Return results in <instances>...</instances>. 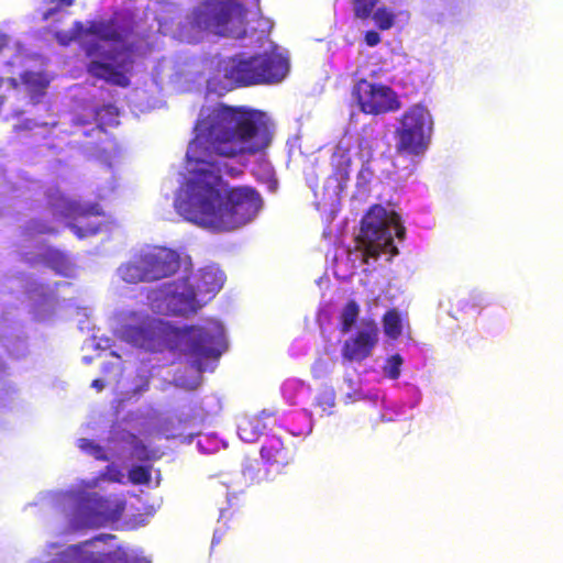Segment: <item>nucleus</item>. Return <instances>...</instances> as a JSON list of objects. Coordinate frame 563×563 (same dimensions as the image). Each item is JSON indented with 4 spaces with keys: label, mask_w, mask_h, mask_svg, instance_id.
I'll return each instance as SVG.
<instances>
[{
    "label": "nucleus",
    "mask_w": 563,
    "mask_h": 563,
    "mask_svg": "<svg viewBox=\"0 0 563 563\" xmlns=\"http://www.w3.org/2000/svg\"><path fill=\"white\" fill-rule=\"evenodd\" d=\"M273 126L265 112L218 102L202 107L194 125L186 159L192 165L184 196L175 201L186 220L218 232L232 231L252 221L262 208L260 194L250 187H228L220 158L264 152Z\"/></svg>",
    "instance_id": "1"
},
{
    "label": "nucleus",
    "mask_w": 563,
    "mask_h": 563,
    "mask_svg": "<svg viewBox=\"0 0 563 563\" xmlns=\"http://www.w3.org/2000/svg\"><path fill=\"white\" fill-rule=\"evenodd\" d=\"M191 24L218 36L243 38L247 9L236 0H206L194 9Z\"/></svg>",
    "instance_id": "2"
},
{
    "label": "nucleus",
    "mask_w": 563,
    "mask_h": 563,
    "mask_svg": "<svg viewBox=\"0 0 563 563\" xmlns=\"http://www.w3.org/2000/svg\"><path fill=\"white\" fill-rule=\"evenodd\" d=\"M180 267V256L165 246L142 250L119 267L120 277L129 284L152 283L174 275Z\"/></svg>",
    "instance_id": "3"
},
{
    "label": "nucleus",
    "mask_w": 563,
    "mask_h": 563,
    "mask_svg": "<svg viewBox=\"0 0 563 563\" xmlns=\"http://www.w3.org/2000/svg\"><path fill=\"white\" fill-rule=\"evenodd\" d=\"M178 336L184 343V355L199 373L209 362H216L225 349L224 329L219 321L209 320L202 325L183 328Z\"/></svg>",
    "instance_id": "4"
},
{
    "label": "nucleus",
    "mask_w": 563,
    "mask_h": 563,
    "mask_svg": "<svg viewBox=\"0 0 563 563\" xmlns=\"http://www.w3.org/2000/svg\"><path fill=\"white\" fill-rule=\"evenodd\" d=\"M433 121L422 104L410 107L399 119L395 129L396 152L402 155L423 154L431 140Z\"/></svg>",
    "instance_id": "5"
},
{
    "label": "nucleus",
    "mask_w": 563,
    "mask_h": 563,
    "mask_svg": "<svg viewBox=\"0 0 563 563\" xmlns=\"http://www.w3.org/2000/svg\"><path fill=\"white\" fill-rule=\"evenodd\" d=\"M82 49L86 57L90 58L86 65V71L91 77L117 87L130 86L129 73L133 64L130 56L117 60V54L102 51L101 45L97 42L84 44Z\"/></svg>",
    "instance_id": "6"
},
{
    "label": "nucleus",
    "mask_w": 563,
    "mask_h": 563,
    "mask_svg": "<svg viewBox=\"0 0 563 563\" xmlns=\"http://www.w3.org/2000/svg\"><path fill=\"white\" fill-rule=\"evenodd\" d=\"M357 247L362 250L364 261L377 258L387 247V209L373 205L361 221L356 236Z\"/></svg>",
    "instance_id": "7"
},
{
    "label": "nucleus",
    "mask_w": 563,
    "mask_h": 563,
    "mask_svg": "<svg viewBox=\"0 0 563 563\" xmlns=\"http://www.w3.org/2000/svg\"><path fill=\"white\" fill-rule=\"evenodd\" d=\"M260 455L267 467L266 479H268L271 472L286 474L295 464L296 448L291 442H285L280 437L271 434L265 438Z\"/></svg>",
    "instance_id": "8"
},
{
    "label": "nucleus",
    "mask_w": 563,
    "mask_h": 563,
    "mask_svg": "<svg viewBox=\"0 0 563 563\" xmlns=\"http://www.w3.org/2000/svg\"><path fill=\"white\" fill-rule=\"evenodd\" d=\"M219 70L230 85L236 87L261 84L257 55L247 58H244L242 55L229 57L223 60Z\"/></svg>",
    "instance_id": "9"
},
{
    "label": "nucleus",
    "mask_w": 563,
    "mask_h": 563,
    "mask_svg": "<svg viewBox=\"0 0 563 563\" xmlns=\"http://www.w3.org/2000/svg\"><path fill=\"white\" fill-rule=\"evenodd\" d=\"M219 70L230 85L236 87L261 84L257 55L247 58H244L242 55L229 57L223 60Z\"/></svg>",
    "instance_id": "10"
},
{
    "label": "nucleus",
    "mask_w": 563,
    "mask_h": 563,
    "mask_svg": "<svg viewBox=\"0 0 563 563\" xmlns=\"http://www.w3.org/2000/svg\"><path fill=\"white\" fill-rule=\"evenodd\" d=\"M378 327L374 321H363L356 333L344 341L341 354L343 361L362 362L378 341Z\"/></svg>",
    "instance_id": "11"
},
{
    "label": "nucleus",
    "mask_w": 563,
    "mask_h": 563,
    "mask_svg": "<svg viewBox=\"0 0 563 563\" xmlns=\"http://www.w3.org/2000/svg\"><path fill=\"white\" fill-rule=\"evenodd\" d=\"M352 95L362 112L380 114L387 111V86L380 82L360 79L353 87Z\"/></svg>",
    "instance_id": "12"
},
{
    "label": "nucleus",
    "mask_w": 563,
    "mask_h": 563,
    "mask_svg": "<svg viewBox=\"0 0 563 563\" xmlns=\"http://www.w3.org/2000/svg\"><path fill=\"white\" fill-rule=\"evenodd\" d=\"M134 29L135 23L132 18L120 15L89 22L85 34L93 35L104 42L123 43L134 33Z\"/></svg>",
    "instance_id": "13"
},
{
    "label": "nucleus",
    "mask_w": 563,
    "mask_h": 563,
    "mask_svg": "<svg viewBox=\"0 0 563 563\" xmlns=\"http://www.w3.org/2000/svg\"><path fill=\"white\" fill-rule=\"evenodd\" d=\"M205 302L191 287L186 277L166 296V308L169 314L187 317L196 313Z\"/></svg>",
    "instance_id": "14"
},
{
    "label": "nucleus",
    "mask_w": 563,
    "mask_h": 563,
    "mask_svg": "<svg viewBox=\"0 0 563 563\" xmlns=\"http://www.w3.org/2000/svg\"><path fill=\"white\" fill-rule=\"evenodd\" d=\"M92 540L68 548L63 555L64 563H128V556L120 548L110 552L91 551Z\"/></svg>",
    "instance_id": "15"
},
{
    "label": "nucleus",
    "mask_w": 563,
    "mask_h": 563,
    "mask_svg": "<svg viewBox=\"0 0 563 563\" xmlns=\"http://www.w3.org/2000/svg\"><path fill=\"white\" fill-rule=\"evenodd\" d=\"M257 63L261 84L279 82L289 70L287 58L274 52L257 54Z\"/></svg>",
    "instance_id": "16"
},
{
    "label": "nucleus",
    "mask_w": 563,
    "mask_h": 563,
    "mask_svg": "<svg viewBox=\"0 0 563 563\" xmlns=\"http://www.w3.org/2000/svg\"><path fill=\"white\" fill-rule=\"evenodd\" d=\"M186 279L205 303L221 289L224 282L223 275L212 267L200 269L197 274L186 277Z\"/></svg>",
    "instance_id": "17"
},
{
    "label": "nucleus",
    "mask_w": 563,
    "mask_h": 563,
    "mask_svg": "<svg viewBox=\"0 0 563 563\" xmlns=\"http://www.w3.org/2000/svg\"><path fill=\"white\" fill-rule=\"evenodd\" d=\"M377 2L378 0H352L353 13L360 20L372 18L376 26L385 31L387 30V8L380 7L374 11Z\"/></svg>",
    "instance_id": "18"
},
{
    "label": "nucleus",
    "mask_w": 563,
    "mask_h": 563,
    "mask_svg": "<svg viewBox=\"0 0 563 563\" xmlns=\"http://www.w3.org/2000/svg\"><path fill=\"white\" fill-rule=\"evenodd\" d=\"M80 503L87 508H91L96 515L102 517L103 519H118L124 510L123 503L117 505L114 510H110V501L98 496L96 493L87 494L80 499Z\"/></svg>",
    "instance_id": "19"
},
{
    "label": "nucleus",
    "mask_w": 563,
    "mask_h": 563,
    "mask_svg": "<svg viewBox=\"0 0 563 563\" xmlns=\"http://www.w3.org/2000/svg\"><path fill=\"white\" fill-rule=\"evenodd\" d=\"M330 165L332 168L331 176L339 184L345 183L350 176L351 157L349 151L345 148H336L330 158Z\"/></svg>",
    "instance_id": "20"
},
{
    "label": "nucleus",
    "mask_w": 563,
    "mask_h": 563,
    "mask_svg": "<svg viewBox=\"0 0 563 563\" xmlns=\"http://www.w3.org/2000/svg\"><path fill=\"white\" fill-rule=\"evenodd\" d=\"M102 211L98 206H91L88 209L81 210L77 213L76 220L78 223H71L69 224L71 231L79 238H86L88 235H95L99 232L100 227L98 224H85L84 220L88 216H101Z\"/></svg>",
    "instance_id": "21"
},
{
    "label": "nucleus",
    "mask_w": 563,
    "mask_h": 563,
    "mask_svg": "<svg viewBox=\"0 0 563 563\" xmlns=\"http://www.w3.org/2000/svg\"><path fill=\"white\" fill-rule=\"evenodd\" d=\"M44 263L60 276H69L71 271V262L69 257L59 250L49 249L45 252Z\"/></svg>",
    "instance_id": "22"
},
{
    "label": "nucleus",
    "mask_w": 563,
    "mask_h": 563,
    "mask_svg": "<svg viewBox=\"0 0 563 563\" xmlns=\"http://www.w3.org/2000/svg\"><path fill=\"white\" fill-rule=\"evenodd\" d=\"M360 316V306L354 300H349L339 314V330L342 333H347L354 327L357 318Z\"/></svg>",
    "instance_id": "23"
},
{
    "label": "nucleus",
    "mask_w": 563,
    "mask_h": 563,
    "mask_svg": "<svg viewBox=\"0 0 563 563\" xmlns=\"http://www.w3.org/2000/svg\"><path fill=\"white\" fill-rule=\"evenodd\" d=\"M391 231L399 242L405 241L407 230L404 225L402 219L399 213L389 210V258L399 253L397 246L394 245Z\"/></svg>",
    "instance_id": "24"
},
{
    "label": "nucleus",
    "mask_w": 563,
    "mask_h": 563,
    "mask_svg": "<svg viewBox=\"0 0 563 563\" xmlns=\"http://www.w3.org/2000/svg\"><path fill=\"white\" fill-rule=\"evenodd\" d=\"M406 329L408 338H410V324L407 314H401L396 309H389V339H398Z\"/></svg>",
    "instance_id": "25"
},
{
    "label": "nucleus",
    "mask_w": 563,
    "mask_h": 563,
    "mask_svg": "<svg viewBox=\"0 0 563 563\" xmlns=\"http://www.w3.org/2000/svg\"><path fill=\"white\" fill-rule=\"evenodd\" d=\"M132 456L141 462H148L156 459L154 451L150 450L135 434H130Z\"/></svg>",
    "instance_id": "26"
},
{
    "label": "nucleus",
    "mask_w": 563,
    "mask_h": 563,
    "mask_svg": "<svg viewBox=\"0 0 563 563\" xmlns=\"http://www.w3.org/2000/svg\"><path fill=\"white\" fill-rule=\"evenodd\" d=\"M316 406L322 413L330 416L335 406V393L332 389H325L319 393L316 398Z\"/></svg>",
    "instance_id": "27"
},
{
    "label": "nucleus",
    "mask_w": 563,
    "mask_h": 563,
    "mask_svg": "<svg viewBox=\"0 0 563 563\" xmlns=\"http://www.w3.org/2000/svg\"><path fill=\"white\" fill-rule=\"evenodd\" d=\"M124 334L129 340L140 345H143L146 340L151 339V331L144 325H129L125 328Z\"/></svg>",
    "instance_id": "28"
},
{
    "label": "nucleus",
    "mask_w": 563,
    "mask_h": 563,
    "mask_svg": "<svg viewBox=\"0 0 563 563\" xmlns=\"http://www.w3.org/2000/svg\"><path fill=\"white\" fill-rule=\"evenodd\" d=\"M129 479L134 485H147L151 482V468L143 465L132 466L129 471Z\"/></svg>",
    "instance_id": "29"
},
{
    "label": "nucleus",
    "mask_w": 563,
    "mask_h": 563,
    "mask_svg": "<svg viewBox=\"0 0 563 563\" xmlns=\"http://www.w3.org/2000/svg\"><path fill=\"white\" fill-rule=\"evenodd\" d=\"M78 446L85 451L93 455L97 460L100 461H108V456L104 453V450L101 445L95 443L92 440L89 439H79Z\"/></svg>",
    "instance_id": "30"
},
{
    "label": "nucleus",
    "mask_w": 563,
    "mask_h": 563,
    "mask_svg": "<svg viewBox=\"0 0 563 563\" xmlns=\"http://www.w3.org/2000/svg\"><path fill=\"white\" fill-rule=\"evenodd\" d=\"M22 82L35 91L43 92L47 82L40 76V74L26 71L21 76Z\"/></svg>",
    "instance_id": "31"
},
{
    "label": "nucleus",
    "mask_w": 563,
    "mask_h": 563,
    "mask_svg": "<svg viewBox=\"0 0 563 563\" xmlns=\"http://www.w3.org/2000/svg\"><path fill=\"white\" fill-rule=\"evenodd\" d=\"M24 232L26 235L32 236L35 234H51L54 233L55 230L41 220H32L24 228Z\"/></svg>",
    "instance_id": "32"
},
{
    "label": "nucleus",
    "mask_w": 563,
    "mask_h": 563,
    "mask_svg": "<svg viewBox=\"0 0 563 563\" xmlns=\"http://www.w3.org/2000/svg\"><path fill=\"white\" fill-rule=\"evenodd\" d=\"M74 2L75 0H51L52 7L48 8L44 13V19L47 20L48 18L59 12L63 8L73 5Z\"/></svg>",
    "instance_id": "33"
},
{
    "label": "nucleus",
    "mask_w": 563,
    "mask_h": 563,
    "mask_svg": "<svg viewBox=\"0 0 563 563\" xmlns=\"http://www.w3.org/2000/svg\"><path fill=\"white\" fill-rule=\"evenodd\" d=\"M404 360L400 354H393L389 357V379H397L400 375V366Z\"/></svg>",
    "instance_id": "34"
},
{
    "label": "nucleus",
    "mask_w": 563,
    "mask_h": 563,
    "mask_svg": "<svg viewBox=\"0 0 563 563\" xmlns=\"http://www.w3.org/2000/svg\"><path fill=\"white\" fill-rule=\"evenodd\" d=\"M104 476L107 477L108 481L113 483H122L124 477L121 470L113 464H110L106 467Z\"/></svg>",
    "instance_id": "35"
},
{
    "label": "nucleus",
    "mask_w": 563,
    "mask_h": 563,
    "mask_svg": "<svg viewBox=\"0 0 563 563\" xmlns=\"http://www.w3.org/2000/svg\"><path fill=\"white\" fill-rule=\"evenodd\" d=\"M311 373L314 379L323 378L328 374L327 363L324 361L318 360L312 365Z\"/></svg>",
    "instance_id": "36"
},
{
    "label": "nucleus",
    "mask_w": 563,
    "mask_h": 563,
    "mask_svg": "<svg viewBox=\"0 0 563 563\" xmlns=\"http://www.w3.org/2000/svg\"><path fill=\"white\" fill-rule=\"evenodd\" d=\"M252 423L251 421H243L239 426V434L242 440L251 442L254 440V437L252 434L249 435V430L251 429Z\"/></svg>",
    "instance_id": "37"
},
{
    "label": "nucleus",
    "mask_w": 563,
    "mask_h": 563,
    "mask_svg": "<svg viewBox=\"0 0 563 563\" xmlns=\"http://www.w3.org/2000/svg\"><path fill=\"white\" fill-rule=\"evenodd\" d=\"M398 18L399 22H407L409 20V12L407 10L400 11L398 15L394 14L389 11V29L396 25V19Z\"/></svg>",
    "instance_id": "38"
},
{
    "label": "nucleus",
    "mask_w": 563,
    "mask_h": 563,
    "mask_svg": "<svg viewBox=\"0 0 563 563\" xmlns=\"http://www.w3.org/2000/svg\"><path fill=\"white\" fill-rule=\"evenodd\" d=\"M382 37L376 31H367L364 35L365 43L373 47L377 45L380 42Z\"/></svg>",
    "instance_id": "39"
},
{
    "label": "nucleus",
    "mask_w": 563,
    "mask_h": 563,
    "mask_svg": "<svg viewBox=\"0 0 563 563\" xmlns=\"http://www.w3.org/2000/svg\"><path fill=\"white\" fill-rule=\"evenodd\" d=\"M401 108V102L396 92L389 88V112L398 111Z\"/></svg>",
    "instance_id": "40"
},
{
    "label": "nucleus",
    "mask_w": 563,
    "mask_h": 563,
    "mask_svg": "<svg viewBox=\"0 0 563 563\" xmlns=\"http://www.w3.org/2000/svg\"><path fill=\"white\" fill-rule=\"evenodd\" d=\"M34 125L35 124H34V122L32 120H25L21 124L15 125L14 126V131L19 132V131L32 130Z\"/></svg>",
    "instance_id": "41"
},
{
    "label": "nucleus",
    "mask_w": 563,
    "mask_h": 563,
    "mask_svg": "<svg viewBox=\"0 0 563 563\" xmlns=\"http://www.w3.org/2000/svg\"><path fill=\"white\" fill-rule=\"evenodd\" d=\"M385 73V69L383 67H379L378 69L371 70L369 73V81H376L378 82L379 76Z\"/></svg>",
    "instance_id": "42"
},
{
    "label": "nucleus",
    "mask_w": 563,
    "mask_h": 563,
    "mask_svg": "<svg viewBox=\"0 0 563 563\" xmlns=\"http://www.w3.org/2000/svg\"><path fill=\"white\" fill-rule=\"evenodd\" d=\"M9 44V36L4 33H0V52Z\"/></svg>",
    "instance_id": "43"
},
{
    "label": "nucleus",
    "mask_w": 563,
    "mask_h": 563,
    "mask_svg": "<svg viewBox=\"0 0 563 563\" xmlns=\"http://www.w3.org/2000/svg\"><path fill=\"white\" fill-rule=\"evenodd\" d=\"M91 386L93 388H96L97 390H102L103 387H104V384H103V382L101 379L98 378V379H93L92 380Z\"/></svg>",
    "instance_id": "44"
},
{
    "label": "nucleus",
    "mask_w": 563,
    "mask_h": 563,
    "mask_svg": "<svg viewBox=\"0 0 563 563\" xmlns=\"http://www.w3.org/2000/svg\"><path fill=\"white\" fill-rule=\"evenodd\" d=\"M220 540H221V537L217 534V532L213 534L212 537V541H211V547L213 548L214 545L219 544L220 543Z\"/></svg>",
    "instance_id": "45"
},
{
    "label": "nucleus",
    "mask_w": 563,
    "mask_h": 563,
    "mask_svg": "<svg viewBox=\"0 0 563 563\" xmlns=\"http://www.w3.org/2000/svg\"><path fill=\"white\" fill-rule=\"evenodd\" d=\"M227 173H228L229 175H231V176H236V175H239L241 172L236 170L235 168H230Z\"/></svg>",
    "instance_id": "46"
},
{
    "label": "nucleus",
    "mask_w": 563,
    "mask_h": 563,
    "mask_svg": "<svg viewBox=\"0 0 563 563\" xmlns=\"http://www.w3.org/2000/svg\"><path fill=\"white\" fill-rule=\"evenodd\" d=\"M384 328L387 329V312L382 317Z\"/></svg>",
    "instance_id": "47"
},
{
    "label": "nucleus",
    "mask_w": 563,
    "mask_h": 563,
    "mask_svg": "<svg viewBox=\"0 0 563 563\" xmlns=\"http://www.w3.org/2000/svg\"><path fill=\"white\" fill-rule=\"evenodd\" d=\"M245 474H253V467L249 466L245 471Z\"/></svg>",
    "instance_id": "48"
},
{
    "label": "nucleus",
    "mask_w": 563,
    "mask_h": 563,
    "mask_svg": "<svg viewBox=\"0 0 563 563\" xmlns=\"http://www.w3.org/2000/svg\"><path fill=\"white\" fill-rule=\"evenodd\" d=\"M104 538L113 539L114 537L109 534V536H104V537H102V538H97L96 540H102V539H104Z\"/></svg>",
    "instance_id": "49"
}]
</instances>
